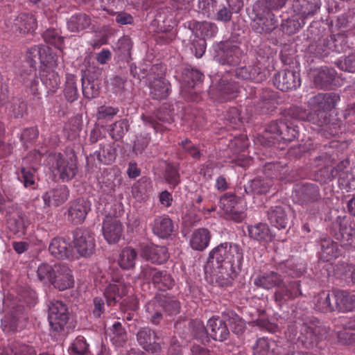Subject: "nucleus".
<instances>
[{
  "instance_id": "f257e3e1",
  "label": "nucleus",
  "mask_w": 355,
  "mask_h": 355,
  "mask_svg": "<svg viewBox=\"0 0 355 355\" xmlns=\"http://www.w3.org/2000/svg\"><path fill=\"white\" fill-rule=\"evenodd\" d=\"M243 260V251L237 244L223 243L209 252L205 272L218 286H228L241 270Z\"/></svg>"
},
{
  "instance_id": "f03ea898",
  "label": "nucleus",
  "mask_w": 355,
  "mask_h": 355,
  "mask_svg": "<svg viewBox=\"0 0 355 355\" xmlns=\"http://www.w3.org/2000/svg\"><path fill=\"white\" fill-rule=\"evenodd\" d=\"M340 101V96L334 92L319 93L308 101L313 110L311 114L312 123L320 128V132L326 138L336 137L345 130L343 122L333 117L332 110Z\"/></svg>"
},
{
  "instance_id": "7ed1b4c3",
  "label": "nucleus",
  "mask_w": 355,
  "mask_h": 355,
  "mask_svg": "<svg viewBox=\"0 0 355 355\" xmlns=\"http://www.w3.org/2000/svg\"><path fill=\"white\" fill-rule=\"evenodd\" d=\"M330 329L318 320L295 322L288 327L286 335L290 340L297 339L299 345L306 349H322L329 338Z\"/></svg>"
},
{
  "instance_id": "20e7f679",
  "label": "nucleus",
  "mask_w": 355,
  "mask_h": 355,
  "mask_svg": "<svg viewBox=\"0 0 355 355\" xmlns=\"http://www.w3.org/2000/svg\"><path fill=\"white\" fill-rule=\"evenodd\" d=\"M300 282V280H295L291 281L288 284H283L282 276L274 271L263 273L254 279V284L257 287L266 290L278 288L275 292L274 299L279 306L302 295Z\"/></svg>"
},
{
  "instance_id": "39448f33",
  "label": "nucleus",
  "mask_w": 355,
  "mask_h": 355,
  "mask_svg": "<svg viewBox=\"0 0 355 355\" xmlns=\"http://www.w3.org/2000/svg\"><path fill=\"white\" fill-rule=\"evenodd\" d=\"M95 281L103 287V296L108 306H114L128 294V284L118 268L100 272Z\"/></svg>"
},
{
  "instance_id": "423d86ee",
  "label": "nucleus",
  "mask_w": 355,
  "mask_h": 355,
  "mask_svg": "<svg viewBox=\"0 0 355 355\" xmlns=\"http://www.w3.org/2000/svg\"><path fill=\"white\" fill-rule=\"evenodd\" d=\"M147 317L154 324H158L163 319V313L169 315L180 313V302L173 296L158 293L145 306Z\"/></svg>"
},
{
  "instance_id": "0eeeda50",
  "label": "nucleus",
  "mask_w": 355,
  "mask_h": 355,
  "mask_svg": "<svg viewBox=\"0 0 355 355\" xmlns=\"http://www.w3.org/2000/svg\"><path fill=\"white\" fill-rule=\"evenodd\" d=\"M48 163L62 182L71 180L78 173L77 158L74 153L67 157L61 153H51L48 157Z\"/></svg>"
},
{
  "instance_id": "6e6552de",
  "label": "nucleus",
  "mask_w": 355,
  "mask_h": 355,
  "mask_svg": "<svg viewBox=\"0 0 355 355\" xmlns=\"http://www.w3.org/2000/svg\"><path fill=\"white\" fill-rule=\"evenodd\" d=\"M330 233L345 248H355V228L350 225L349 218L344 215L337 216L329 227Z\"/></svg>"
},
{
  "instance_id": "1a4fd4ad",
  "label": "nucleus",
  "mask_w": 355,
  "mask_h": 355,
  "mask_svg": "<svg viewBox=\"0 0 355 355\" xmlns=\"http://www.w3.org/2000/svg\"><path fill=\"white\" fill-rule=\"evenodd\" d=\"M338 159V152L336 149L329 147L324 153L317 157L315 163L318 167L321 168L315 175V180L321 184L328 183L336 178L332 169L328 167L334 164Z\"/></svg>"
},
{
  "instance_id": "9d476101",
  "label": "nucleus",
  "mask_w": 355,
  "mask_h": 355,
  "mask_svg": "<svg viewBox=\"0 0 355 355\" xmlns=\"http://www.w3.org/2000/svg\"><path fill=\"white\" fill-rule=\"evenodd\" d=\"M239 92V87L236 83L223 78L216 83H212L209 95L214 101L224 103L235 98Z\"/></svg>"
},
{
  "instance_id": "9b49d317",
  "label": "nucleus",
  "mask_w": 355,
  "mask_h": 355,
  "mask_svg": "<svg viewBox=\"0 0 355 355\" xmlns=\"http://www.w3.org/2000/svg\"><path fill=\"white\" fill-rule=\"evenodd\" d=\"M215 58L221 64L237 66L244 56L240 47L231 41L220 42L216 48Z\"/></svg>"
},
{
  "instance_id": "f8f14e48",
  "label": "nucleus",
  "mask_w": 355,
  "mask_h": 355,
  "mask_svg": "<svg viewBox=\"0 0 355 355\" xmlns=\"http://www.w3.org/2000/svg\"><path fill=\"white\" fill-rule=\"evenodd\" d=\"M220 206L232 220L241 222L245 218L246 205L243 200L235 194L226 193L220 199Z\"/></svg>"
},
{
  "instance_id": "ddd939ff",
  "label": "nucleus",
  "mask_w": 355,
  "mask_h": 355,
  "mask_svg": "<svg viewBox=\"0 0 355 355\" xmlns=\"http://www.w3.org/2000/svg\"><path fill=\"white\" fill-rule=\"evenodd\" d=\"M74 248L83 257H89L95 250V239L93 233L86 228H77L73 232Z\"/></svg>"
},
{
  "instance_id": "4468645a",
  "label": "nucleus",
  "mask_w": 355,
  "mask_h": 355,
  "mask_svg": "<svg viewBox=\"0 0 355 355\" xmlns=\"http://www.w3.org/2000/svg\"><path fill=\"white\" fill-rule=\"evenodd\" d=\"M140 277L146 280H151L158 290L166 291L173 286V279L166 270H159L148 265L141 266Z\"/></svg>"
},
{
  "instance_id": "2eb2a0df",
  "label": "nucleus",
  "mask_w": 355,
  "mask_h": 355,
  "mask_svg": "<svg viewBox=\"0 0 355 355\" xmlns=\"http://www.w3.org/2000/svg\"><path fill=\"white\" fill-rule=\"evenodd\" d=\"M49 322L55 332L62 331L69 320L67 305L59 300L52 301L49 306Z\"/></svg>"
},
{
  "instance_id": "dca6fc26",
  "label": "nucleus",
  "mask_w": 355,
  "mask_h": 355,
  "mask_svg": "<svg viewBox=\"0 0 355 355\" xmlns=\"http://www.w3.org/2000/svg\"><path fill=\"white\" fill-rule=\"evenodd\" d=\"M266 131L279 135L285 141H291L299 137V128L288 119L270 122Z\"/></svg>"
},
{
  "instance_id": "f3484780",
  "label": "nucleus",
  "mask_w": 355,
  "mask_h": 355,
  "mask_svg": "<svg viewBox=\"0 0 355 355\" xmlns=\"http://www.w3.org/2000/svg\"><path fill=\"white\" fill-rule=\"evenodd\" d=\"M292 196L293 200L300 205L313 203L321 198L319 187L309 182L296 185Z\"/></svg>"
},
{
  "instance_id": "a211bd4d",
  "label": "nucleus",
  "mask_w": 355,
  "mask_h": 355,
  "mask_svg": "<svg viewBox=\"0 0 355 355\" xmlns=\"http://www.w3.org/2000/svg\"><path fill=\"white\" fill-rule=\"evenodd\" d=\"M204 75L199 70L185 68L182 73V81L183 89L189 92L188 99L191 101L198 102L200 99V95L196 92L190 91L194 89L195 86L202 82Z\"/></svg>"
},
{
  "instance_id": "6ab92c4d",
  "label": "nucleus",
  "mask_w": 355,
  "mask_h": 355,
  "mask_svg": "<svg viewBox=\"0 0 355 355\" xmlns=\"http://www.w3.org/2000/svg\"><path fill=\"white\" fill-rule=\"evenodd\" d=\"M166 68L161 63L150 64V63L142 64L139 67L130 66L131 74L139 80L147 78L149 82L157 78H163Z\"/></svg>"
},
{
  "instance_id": "aec40b11",
  "label": "nucleus",
  "mask_w": 355,
  "mask_h": 355,
  "mask_svg": "<svg viewBox=\"0 0 355 355\" xmlns=\"http://www.w3.org/2000/svg\"><path fill=\"white\" fill-rule=\"evenodd\" d=\"M273 84L279 90L287 92L301 84L300 75L293 70H282L274 75Z\"/></svg>"
},
{
  "instance_id": "412c9836",
  "label": "nucleus",
  "mask_w": 355,
  "mask_h": 355,
  "mask_svg": "<svg viewBox=\"0 0 355 355\" xmlns=\"http://www.w3.org/2000/svg\"><path fill=\"white\" fill-rule=\"evenodd\" d=\"M51 284L60 291H64L71 288L74 284L72 271L65 264H55L54 274Z\"/></svg>"
},
{
  "instance_id": "4be33fe9",
  "label": "nucleus",
  "mask_w": 355,
  "mask_h": 355,
  "mask_svg": "<svg viewBox=\"0 0 355 355\" xmlns=\"http://www.w3.org/2000/svg\"><path fill=\"white\" fill-rule=\"evenodd\" d=\"M90 210V202L84 198H80L71 201L67 210L68 220L75 225L81 224Z\"/></svg>"
},
{
  "instance_id": "5701e85b",
  "label": "nucleus",
  "mask_w": 355,
  "mask_h": 355,
  "mask_svg": "<svg viewBox=\"0 0 355 355\" xmlns=\"http://www.w3.org/2000/svg\"><path fill=\"white\" fill-rule=\"evenodd\" d=\"M102 229L105 239L109 243H116L121 236L123 225L117 218L106 216Z\"/></svg>"
},
{
  "instance_id": "b1692460",
  "label": "nucleus",
  "mask_w": 355,
  "mask_h": 355,
  "mask_svg": "<svg viewBox=\"0 0 355 355\" xmlns=\"http://www.w3.org/2000/svg\"><path fill=\"white\" fill-rule=\"evenodd\" d=\"M153 233L161 239H167L174 230L173 220L167 215L156 216L150 223Z\"/></svg>"
},
{
  "instance_id": "393cba45",
  "label": "nucleus",
  "mask_w": 355,
  "mask_h": 355,
  "mask_svg": "<svg viewBox=\"0 0 355 355\" xmlns=\"http://www.w3.org/2000/svg\"><path fill=\"white\" fill-rule=\"evenodd\" d=\"M139 344L146 351L156 353L160 351L161 346L155 332L149 328L140 329L137 334Z\"/></svg>"
},
{
  "instance_id": "a878e982",
  "label": "nucleus",
  "mask_w": 355,
  "mask_h": 355,
  "mask_svg": "<svg viewBox=\"0 0 355 355\" xmlns=\"http://www.w3.org/2000/svg\"><path fill=\"white\" fill-rule=\"evenodd\" d=\"M69 197V190L68 187L64 184L58 185L42 196L44 204L48 207H58L64 203Z\"/></svg>"
},
{
  "instance_id": "bb28decb",
  "label": "nucleus",
  "mask_w": 355,
  "mask_h": 355,
  "mask_svg": "<svg viewBox=\"0 0 355 355\" xmlns=\"http://www.w3.org/2000/svg\"><path fill=\"white\" fill-rule=\"evenodd\" d=\"M336 178L338 179V184L341 189H349L352 187V182L354 181V175L349 171V160L343 159L337 165L331 168Z\"/></svg>"
},
{
  "instance_id": "cd10ccee",
  "label": "nucleus",
  "mask_w": 355,
  "mask_h": 355,
  "mask_svg": "<svg viewBox=\"0 0 355 355\" xmlns=\"http://www.w3.org/2000/svg\"><path fill=\"white\" fill-rule=\"evenodd\" d=\"M141 256L154 263L161 264L168 259V249L165 246L150 244L142 249Z\"/></svg>"
},
{
  "instance_id": "c85d7f7f",
  "label": "nucleus",
  "mask_w": 355,
  "mask_h": 355,
  "mask_svg": "<svg viewBox=\"0 0 355 355\" xmlns=\"http://www.w3.org/2000/svg\"><path fill=\"white\" fill-rule=\"evenodd\" d=\"M208 336L218 341H224L230 335L227 324L219 317H212L207 322Z\"/></svg>"
},
{
  "instance_id": "c756f323",
  "label": "nucleus",
  "mask_w": 355,
  "mask_h": 355,
  "mask_svg": "<svg viewBox=\"0 0 355 355\" xmlns=\"http://www.w3.org/2000/svg\"><path fill=\"white\" fill-rule=\"evenodd\" d=\"M52 256L57 259H69L72 257V248L67 241L61 237L53 238L49 246Z\"/></svg>"
},
{
  "instance_id": "7c9ffc66",
  "label": "nucleus",
  "mask_w": 355,
  "mask_h": 355,
  "mask_svg": "<svg viewBox=\"0 0 355 355\" xmlns=\"http://www.w3.org/2000/svg\"><path fill=\"white\" fill-rule=\"evenodd\" d=\"M334 301L338 311L348 312L355 309V294L347 291H334Z\"/></svg>"
},
{
  "instance_id": "2f4dec72",
  "label": "nucleus",
  "mask_w": 355,
  "mask_h": 355,
  "mask_svg": "<svg viewBox=\"0 0 355 355\" xmlns=\"http://www.w3.org/2000/svg\"><path fill=\"white\" fill-rule=\"evenodd\" d=\"M340 255V250L336 242L329 237L320 239V258L323 261H331Z\"/></svg>"
},
{
  "instance_id": "473e14b6",
  "label": "nucleus",
  "mask_w": 355,
  "mask_h": 355,
  "mask_svg": "<svg viewBox=\"0 0 355 355\" xmlns=\"http://www.w3.org/2000/svg\"><path fill=\"white\" fill-rule=\"evenodd\" d=\"M268 219L271 225L278 230H284L288 224V217L284 207H271L267 212Z\"/></svg>"
},
{
  "instance_id": "72a5a7b5",
  "label": "nucleus",
  "mask_w": 355,
  "mask_h": 355,
  "mask_svg": "<svg viewBox=\"0 0 355 355\" xmlns=\"http://www.w3.org/2000/svg\"><path fill=\"white\" fill-rule=\"evenodd\" d=\"M334 291H322L315 295L313 298L315 309L320 312H331L336 309L335 301H334Z\"/></svg>"
},
{
  "instance_id": "f704fd0d",
  "label": "nucleus",
  "mask_w": 355,
  "mask_h": 355,
  "mask_svg": "<svg viewBox=\"0 0 355 355\" xmlns=\"http://www.w3.org/2000/svg\"><path fill=\"white\" fill-rule=\"evenodd\" d=\"M150 94L153 99L162 100L167 98L170 94V83L163 78H157L149 82Z\"/></svg>"
},
{
  "instance_id": "c9c22d12",
  "label": "nucleus",
  "mask_w": 355,
  "mask_h": 355,
  "mask_svg": "<svg viewBox=\"0 0 355 355\" xmlns=\"http://www.w3.org/2000/svg\"><path fill=\"white\" fill-rule=\"evenodd\" d=\"M336 71L327 67H322L315 71L314 83L321 89L328 87L336 77Z\"/></svg>"
},
{
  "instance_id": "e433bc0d",
  "label": "nucleus",
  "mask_w": 355,
  "mask_h": 355,
  "mask_svg": "<svg viewBox=\"0 0 355 355\" xmlns=\"http://www.w3.org/2000/svg\"><path fill=\"white\" fill-rule=\"evenodd\" d=\"M210 239V232L207 229L199 228L192 234L191 247L195 250L202 251L208 246Z\"/></svg>"
},
{
  "instance_id": "4c0bfd02",
  "label": "nucleus",
  "mask_w": 355,
  "mask_h": 355,
  "mask_svg": "<svg viewBox=\"0 0 355 355\" xmlns=\"http://www.w3.org/2000/svg\"><path fill=\"white\" fill-rule=\"evenodd\" d=\"M277 269L293 278L301 277L306 270L303 263H297L295 260L289 259L278 264Z\"/></svg>"
},
{
  "instance_id": "58836bf2",
  "label": "nucleus",
  "mask_w": 355,
  "mask_h": 355,
  "mask_svg": "<svg viewBox=\"0 0 355 355\" xmlns=\"http://www.w3.org/2000/svg\"><path fill=\"white\" fill-rule=\"evenodd\" d=\"M188 27L196 37L205 40L214 37L218 32L216 24H189Z\"/></svg>"
},
{
  "instance_id": "ea45409f",
  "label": "nucleus",
  "mask_w": 355,
  "mask_h": 355,
  "mask_svg": "<svg viewBox=\"0 0 355 355\" xmlns=\"http://www.w3.org/2000/svg\"><path fill=\"white\" fill-rule=\"evenodd\" d=\"M40 80L48 89V92L55 93L60 85V78L58 73L54 70L40 71Z\"/></svg>"
},
{
  "instance_id": "a19ab883",
  "label": "nucleus",
  "mask_w": 355,
  "mask_h": 355,
  "mask_svg": "<svg viewBox=\"0 0 355 355\" xmlns=\"http://www.w3.org/2000/svg\"><path fill=\"white\" fill-rule=\"evenodd\" d=\"M248 234L250 237L259 241H269L272 240V234L270 228L266 223H259L248 225Z\"/></svg>"
},
{
  "instance_id": "79ce46f5",
  "label": "nucleus",
  "mask_w": 355,
  "mask_h": 355,
  "mask_svg": "<svg viewBox=\"0 0 355 355\" xmlns=\"http://www.w3.org/2000/svg\"><path fill=\"white\" fill-rule=\"evenodd\" d=\"M37 169L34 166H22L17 173V180L26 189H35Z\"/></svg>"
},
{
  "instance_id": "37998d69",
  "label": "nucleus",
  "mask_w": 355,
  "mask_h": 355,
  "mask_svg": "<svg viewBox=\"0 0 355 355\" xmlns=\"http://www.w3.org/2000/svg\"><path fill=\"white\" fill-rule=\"evenodd\" d=\"M107 336L116 347L123 346L127 340V334L119 322H115L111 328L106 331Z\"/></svg>"
},
{
  "instance_id": "c03bdc74",
  "label": "nucleus",
  "mask_w": 355,
  "mask_h": 355,
  "mask_svg": "<svg viewBox=\"0 0 355 355\" xmlns=\"http://www.w3.org/2000/svg\"><path fill=\"white\" fill-rule=\"evenodd\" d=\"M153 190V183L149 178H141L132 187V193L135 198L145 200Z\"/></svg>"
},
{
  "instance_id": "a18cd8bd",
  "label": "nucleus",
  "mask_w": 355,
  "mask_h": 355,
  "mask_svg": "<svg viewBox=\"0 0 355 355\" xmlns=\"http://www.w3.org/2000/svg\"><path fill=\"white\" fill-rule=\"evenodd\" d=\"M137 257L136 250L132 248L126 247L121 250L118 263L123 270H130L135 267Z\"/></svg>"
},
{
  "instance_id": "49530a36",
  "label": "nucleus",
  "mask_w": 355,
  "mask_h": 355,
  "mask_svg": "<svg viewBox=\"0 0 355 355\" xmlns=\"http://www.w3.org/2000/svg\"><path fill=\"white\" fill-rule=\"evenodd\" d=\"M44 46V45H34L28 49L26 54V62L30 67L28 71H34L37 70V64L41 63L43 47Z\"/></svg>"
},
{
  "instance_id": "de8ad7c7",
  "label": "nucleus",
  "mask_w": 355,
  "mask_h": 355,
  "mask_svg": "<svg viewBox=\"0 0 355 355\" xmlns=\"http://www.w3.org/2000/svg\"><path fill=\"white\" fill-rule=\"evenodd\" d=\"M8 114L15 119L21 118L26 112L27 105L24 101L19 98H12L6 106Z\"/></svg>"
},
{
  "instance_id": "09e8293b",
  "label": "nucleus",
  "mask_w": 355,
  "mask_h": 355,
  "mask_svg": "<svg viewBox=\"0 0 355 355\" xmlns=\"http://www.w3.org/2000/svg\"><path fill=\"white\" fill-rule=\"evenodd\" d=\"M64 96L69 103H73L78 98L76 78L73 74L67 73L66 75Z\"/></svg>"
},
{
  "instance_id": "8fccbe9b",
  "label": "nucleus",
  "mask_w": 355,
  "mask_h": 355,
  "mask_svg": "<svg viewBox=\"0 0 355 355\" xmlns=\"http://www.w3.org/2000/svg\"><path fill=\"white\" fill-rule=\"evenodd\" d=\"M116 149L110 144H106L101 147L98 151L94 153V157L98 161L104 164H110L116 158Z\"/></svg>"
},
{
  "instance_id": "3c124183",
  "label": "nucleus",
  "mask_w": 355,
  "mask_h": 355,
  "mask_svg": "<svg viewBox=\"0 0 355 355\" xmlns=\"http://www.w3.org/2000/svg\"><path fill=\"white\" fill-rule=\"evenodd\" d=\"M19 314L17 311L6 313L1 320V327L6 333H14L17 331L19 324Z\"/></svg>"
},
{
  "instance_id": "603ef678",
  "label": "nucleus",
  "mask_w": 355,
  "mask_h": 355,
  "mask_svg": "<svg viewBox=\"0 0 355 355\" xmlns=\"http://www.w3.org/2000/svg\"><path fill=\"white\" fill-rule=\"evenodd\" d=\"M5 355H36V351L33 346L13 341L5 350Z\"/></svg>"
},
{
  "instance_id": "864d4df0",
  "label": "nucleus",
  "mask_w": 355,
  "mask_h": 355,
  "mask_svg": "<svg viewBox=\"0 0 355 355\" xmlns=\"http://www.w3.org/2000/svg\"><path fill=\"white\" fill-rule=\"evenodd\" d=\"M40 69H54L58 65V56L49 46L43 47V55L41 60Z\"/></svg>"
},
{
  "instance_id": "5fc2aeb1",
  "label": "nucleus",
  "mask_w": 355,
  "mask_h": 355,
  "mask_svg": "<svg viewBox=\"0 0 355 355\" xmlns=\"http://www.w3.org/2000/svg\"><path fill=\"white\" fill-rule=\"evenodd\" d=\"M189 325L191 334L195 339L201 343L208 341V328L205 327L201 320H191Z\"/></svg>"
},
{
  "instance_id": "6e6d98bb",
  "label": "nucleus",
  "mask_w": 355,
  "mask_h": 355,
  "mask_svg": "<svg viewBox=\"0 0 355 355\" xmlns=\"http://www.w3.org/2000/svg\"><path fill=\"white\" fill-rule=\"evenodd\" d=\"M129 123L128 119H123L116 121L112 123L108 129L110 136L114 140L121 139L125 134L128 131Z\"/></svg>"
},
{
  "instance_id": "4d7b16f0",
  "label": "nucleus",
  "mask_w": 355,
  "mask_h": 355,
  "mask_svg": "<svg viewBox=\"0 0 355 355\" xmlns=\"http://www.w3.org/2000/svg\"><path fill=\"white\" fill-rule=\"evenodd\" d=\"M272 186V181L271 179L256 178L249 183L248 189L255 194H264L269 191ZM245 191H247V189H245Z\"/></svg>"
},
{
  "instance_id": "13d9d810",
  "label": "nucleus",
  "mask_w": 355,
  "mask_h": 355,
  "mask_svg": "<svg viewBox=\"0 0 355 355\" xmlns=\"http://www.w3.org/2000/svg\"><path fill=\"white\" fill-rule=\"evenodd\" d=\"M332 43H334V40L331 39L330 35L326 38L320 40L315 46L311 45L309 50L311 52L314 50L317 56L327 57L331 52H333V48H331Z\"/></svg>"
},
{
  "instance_id": "bf43d9fd",
  "label": "nucleus",
  "mask_w": 355,
  "mask_h": 355,
  "mask_svg": "<svg viewBox=\"0 0 355 355\" xmlns=\"http://www.w3.org/2000/svg\"><path fill=\"white\" fill-rule=\"evenodd\" d=\"M70 354L73 355H92L89 345L85 337L77 336L69 347Z\"/></svg>"
},
{
  "instance_id": "052dcab7",
  "label": "nucleus",
  "mask_w": 355,
  "mask_h": 355,
  "mask_svg": "<svg viewBox=\"0 0 355 355\" xmlns=\"http://www.w3.org/2000/svg\"><path fill=\"white\" fill-rule=\"evenodd\" d=\"M82 90L85 98L92 99L99 95L100 86L96 80L82 78Z\"/></svg>"
},
{
  "instance_id": "680f3d73",
  "label": "nucleus",
  "mask_w": 355,
  "mask_h": 355,
  "mask_svg": "<svg viewBox=\"0 0 355 355\" xmlns=\"http://www.w3.org/2000/svg\"><path fill=\"white\" fill-rule=\"evenodd\" d=\"M311 112H308L306 109L299 106L291 107L285 112V119L290 117L292 119L308 121L312 123V119H311Z\"/></svg>"
},
{
  "instance_id": "e2e57ef3",
  "label": "nucleus",
  "mask_w": 355,
  "mask_h": 355,
  "mask_svg": "<svg viewBox=\"0 0 355 355\" xmlns=\"http://www.w3.org/2000/svg\"><path fill=\"white\" fill-rule=\"evenodd\" d=\"M132 44L130 37L127 36H123L122 38L119 39L117 44L116 49L118 53L121 56V59L125 60L126 62H129L131 59V49H132Z\"/></svg>"
},
{
  "instance_id": "0e129e2a",
  "label": "nucleus",
  "mask_w": 355,
  "mask_h": 355,
  "mask_svg": "<svg viewBox=\"0 0 355 355\" xmlns=\"http://www.w3.org/2000/svg\"><path fill=\"white\" fill-rule=\"evenodd\" d=\"M43 38L46 43L60 49L63 44V37L58 29L49 28L42 34Z\"/></svg>"
},
{
  "instance_id": "69168bd1",
  "label": "nucleus",
  "mask_w": 355,
  "mask_h": 355,
  "mask_svg": "<svg viewBox=\"0 0 355 355\" xmlns=\"http://www.w3.org/2000/svg\"><path fill=\"white\" fill-rule=\"evenodd\" d=\"M179 145L181 146L184 151L194 160H199L202 155L200 146L193 144L189 139H186L182 140L179 143Z\"/></svg>"
},
{
  "instance_id": "338daca9",
  "label": "nucleus",
  "mask_w": 355,
  "mask_h": 355,
  "mask_svg": "<svg viewBox=\"0 0 355 355\" xmlns=\"http://www.w3.org/2000/svg\"><path fill=\"white\" fill-rule=\"evenodd\" d=\"M250 80L261 83L266 80L268 71L265 67H263L259 62H257L255 64L250 66Z\"/></svg>"
},
{
  "instance_id": "774afa93",
  "label": "nucleus",
  "mask_w": 355,
  "mask_h": 355,
  "mask_svg": "<svg viewBox=\"0 0 355 355\" xmlns=\"http://www.w3.org/2000/svg\"><path fill=\"white\" fill-rule=\"evenodd\" d=\"M30 220L25 214H20L14 219L13 223H11L12 226L11 230L15 234L19 235H24L27 231V229L30 225Z\"/></svg>"
}]
</instances>
